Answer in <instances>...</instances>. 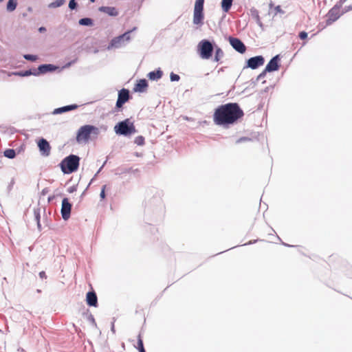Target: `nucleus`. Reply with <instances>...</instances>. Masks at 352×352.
Masks as SVG:
<instances>
[{
    "label": "nucleus",
    "mask_w": 352,
    "mask_h": 352,
    "mask_svg": "<svg viewBox=\"0 0 352 352\" xmlns=\"http://www.w3.org/2000/svg\"><path fill=\"white\" fill-rule=\"evenodd\" d=\"M137 349L139 350L140 352H146L144 348L143 341L140 333L138 336Z\"/></svg>",
    "instance_id": "nucleus-25"
},
{
    "label": "nucleus",
    "mask_w": 352,
    "mask_h": 352,
    "mask_svg": "<svg viewBox=\"0 0 352 352\" xmlns=\"http://www.w3.org/2000/svg\"><path fill=\"white\" fill-rule=\"evenodd\" d=\"M39 30H40V31H43V30H45V28H41Z\"/></svg>",
    "instance_id": "nucleus-39"
},
{
    "label": "nucleus",
    "mask_w": 352,
    "mask_h": 352,
    "mask_svg": "<svg viewBox=\"0 0 352 352\" xmlns=\"http://www.w3.org/2000/svg\"><path fill=\"white\" fill-rule=\"evenodd\" d=\"M279 56L276 55L274 57H273L270 61L268 63V64L266 65L265 71L267 72H274L276 71L279 68L278 65V61H279Z\"/></svg>",
    "instance_id": "nucleus-14"
},
{
    "label": "nucleus",
    "mask_w": 352,
    "mask_h": 352,
    "mask_svg": "<svg viewBox=\"0 0 352 352\" xmlns=\"http://www.w3.org/2000/svg\"><path fill=\"white\" fill-rule=\"evenodd\" d=\"M80 158L74 155H71L65 158L60 163L62 171L65 174H69L75 172L79 166Z\"/></svg>",
    "instance_id": "nucleus-3"
},
{
    "label": "nucleus",
    "mask_w": 352,
    "mask_h": 352,
    "mask_svg": "<svg viewBox=\"0 0 352 352\" xmlns=\"http://www.w3.org/2000/svg\"><path fill=\"white\" fill-rule=\"evenodd\" d=\"M77 108H78L77 104L67 105V106H65V107L57 108V109H54V114L63 113L66 111L76 109Z\"/></svg>",
    "instance_id": "nucleus-18"
},
{
    "label": "nucleus",
    "mask_w": 352,
    "mask_h": 352,
    "mask_svg": "<svg viewBox=\"0 0 352 352\" xmlns=\"http://www.w3.org/2000/svg\"><path fill=\"white\" fill-rule=\"evenodd\" d=\"M55 69L52 65H42L38 67V70L41 73H45L49 71H53Z\"/></svg>",
    "instance_id": "nucleus-22"
},
{
    "label": "nucleus",
    "mask_w": 352,
    "mask_h": 352,
    "mask_svg": "<svg viewBox=\"0 0 352 352\" xmlns=\"http://www.w3.org/2000/svg\"><path fill=\"white\" fill-rule=\"evenodd\" d=\"M99 10L112 16H116L118 14V12L114 7L102 6L99 8Z\"/></svg>",
    "instance_id": "nucleus-17"
},
{
    "label": "nucleus",
    "mask_w": 352,
    "mask_h": 352,
    "mask_svg": "<svg viewBox=\"0 0 352 352\" xmlns=\"http://www.w3.org/2000/svg\"><path fill=\"white\" fill-rule=\"evenodd\" d=\"M148 87V82L145 79L139 80L135 84L133 90L135 92H144Z\"/></svg>",
    "instance_id": "nucleus-16"
},
{
    "label": "nucleus",
    "mask_w": 352,
    "mask_h": 352,
    "mask_svg": "<svg viewBox=\"0 0 352 352\" xmlns=\"http://www.w3.org/2000/svg\"><path fill=\"white\" fill-rule=\"evenodd\" d=\"M214 46L206 39L201 40L197 45V52L203 59H210L212 57Z\"/></svg>",
    "instance_id": "nucleus-4"
},
{
    "label": "nucleus",
    "mask_w": 352,
    "mask_h": 352,
    "mask_svg": "<svg viewBox=\"0 0 352 352\" xmlns=\"http://www.w3.org/2000/svg\"><path fill=\"white\" fill-rule=\"evenodd\" d=\"M170 78L171 81H178L179 80L180 77L179 75H177L176 74L171 73L170 76Z\"/></svg>",
    "instance_id": "nucleus-30"
},
{
    "label": "nucleus",
    "mask_w": 352,
    "mask_h": 352,
    "mask_svg": "<svg viewBox=\"0 0 352 352\" xmlns=\"http://www.w3.org/2000/svg\"><path fill=\"white\" fill-rule=\"evenodd\" d=\"M344 13V12H341L340 7L338 6H333L327 14V21L326 25H330L333 22L337 21L341 15Z\"/></svg>",
    "instance_id": "nucleus-8"
},
{
    "label": "nucleus",
    "mask_w": 352,
    "mask_h": 352,
    "mask_svg": "<svg viewBox=\"0 0 352 352\" xmlns=\"http://www.w3.org/2000/svg\"><path fill=\"white\" fill-rule=\"evenodd\" d=\"M99 129L95 126L86 124L79 128L76 134V142L79 144H86L91 138H97L99 135Z\"/></svg>",
    "instance_id": "nucleus-2"
},
{
    "label": "nucleus",
    "mask_w": 352,
    "mask_h": 352,
    "mask_svg": "<svg viewBox=\"0 0 352 352\" xmlns=\"http://www.w3.org/2000/svg\"><path fill=\"white\" fill-rule=\"evenodd\" d=\"M244 116L243 110L236 102H230L218 107L213 114V122L219 126H228L236 123Z\"/></svg>",
    "instance_id": "nucleus-1"
},
{
    "label": "nucleus",
    "mask_w": 352,
    "mask_h": 352,
    "mask_svg": "<svg viewBox=\"0 0 352 352\" xmlns=\"http://www.w3.org/2000/svg\"><path fill=\"white\" fill-rule=\"evenodd\" d=\"M299 37L300 39H306L307 38V33L306 32H300L299 34Z\"/></svg>",
    "instance_id": "nucleus-34"
},
{
    "label": "nucleus",
    "mask_w": 352,
    "mask_h": 352,
    "mask_svg": "<svg viewBox=\"0 0 352 352\" xmlns=\"http://www.w3.org/2000/svg\"><path fill=\"white\" fill-rule=\"evenodd\" d=\"M78 23L81 25H92L93 21L89 18H83L80 19Z\"/></svg>",
    "instance_id": "nucleus-26"
},
{
    "label": "nucleus",
    "mask_w": 352,
    "mask_h": 352,
    "mask_svg": "<svg viewBox=\"0 0 352 352\" xmlns=\"http://www.w3.org/2000/svg\"><path fill=\"white\" fill-rule=\"evenodd\" d=\"M30 74H32V72L30 71H26V72H25L24 74H21V75L25 76H28V75H30Z\"/></svg>",
    "instance_id": "nucleus-36"
},
{
    "label": "nucleus",
    "mask_w": 352,
    "mask_h": 352,
    "mask_svg": "<svg viewBox=\"0 0 352 352\" xmlns=\"http://www.w3.org/2000/svg\"><path fill=\"white\" fill-rule=\"evenodd\" d=\"M38 146L43 155L48 156L50 155L51 146L46 140L43 138L39 140L38 142Z\"/></svg>",
    "instance_id": "nucleus-12"
},
{
    "label": "nucleus",
    "mask_w": 352,
    "mask_h": 352,
    "mask_svg": "<svg viewBox=\"0 0 352 352\" xmlns=\"http://www.w3.org/2000/svg\"><path fill=\"white\" fill-rule=\"evenodd\" d=\"M230 43L232 47L241 54H243L246 50V47L243 43L237 38L230 37L229 39Z\"/></svg>",
    "instance_id": "nucleus-11"
},
{
    "label": "nucleus",
    "mask_w": 352,
    "mask_h": 352,
    "mask_svg": "<svg viewBox=\"0 0 352 352\" xmlns=\"http://www.w3.org/2000/svg\"><path fill=\"white\" fill-rule=\"evenodd\" d=\"M129 91L128 89H122L118 93V98L116 102V107L120 108L129 100Z\"/></svg>",
    "instance_id": "nucleus-10"
},
{
    "label": "nucleus",
    "mask_w": 352,
    "mask_h": 352,
    "mask_svg": "<svg viewBox=\"0 0 352 352\" xmlns=\"http://www.w3.org/2000/svg\"><path fill=\"white\" fill-rule=\"evenodd\" d=\"M24 58L26 60H31V61H35L37 59L36 56L32 55V54H25V55H24Z\"/></svg>",
    "instance_id": "nucleus-29"
},
{
    "label": "nucleus",
    "mask_w": 352,
    "mask_h": 352,
    "mask_svg": "<svg viewBox=\"0 0 352 352\" xmlns=\"http://www.w3.org/2000/svg\"><path fill=\"white\" fill-rule=\"evenodd\" d=\"M117 134L129 135L136 132L135 127L129 119L118 122L114 127Z\"/></svg>",
    "instance_id": "nucleus-5"
},
{
    "label": "nucleus",
    "mask_w": 352,
    "mask_h": 352,
    "mask_svg": "<svg viewBox=\"0 0 352 352\" xmlns=\"http://www.w3.org/2000/svg\"><path fill=\"white\" fill-rule=\"evenodd\" d=\"M86 301L87 305L92 307H97L98 298L94 292H89L86 296Z\"/></svg>",
    "instance_id": "nucleus-15"
},
{
    "label": "nucleus",
    "mask_w": 352,
    "mask_h": 352,
    "mask_svg": "<svg viewBox=\"0 0 352 352\" xmlns=\"http://www.w3.org/2000/svg\"><path fill=\"white\" fill-rule=\"evenodd\" d=\"M264 63V58L261 56L250 58L248 60V66L252 69H256Z\"/></svg>",
    "instance_id": "nucleus-13"
},
{
    "label": "nucleus",
    "mask_w": 352,
    "mask_h": 352,
    "mask_svg": "<svg viewBox=\"0 0 352 352\" xmlns=\"http://www.w3.org/2000/svg\"><path fill=\"white\" fill-rule=\"evenodd\" d=\"M90 1H91V2H94V1H95V0H90Z\"/></svg>",
    "instance_id": "nucleus-40"
},
{
    "label": "nucleus",
    "mask_w": 352,
    "mask_h": 352,
    "mask_svg": "<svg viewBox=\"0 0 352 352\" xmlns=\"http://www.w3.org/2000/svg\"><path fill=\"white\" fill-rule=\"evenodd\" d=\"M162 76V72L161 70H156L151 72L148 74V77L151 80H156L161 78Z\"/></svg>",
    "instance_id": "nucleus-20"
},
{
    "label": "nucleus",
    "mask_w": 352,
    "mask_h": 352,
    "mask_svg": "<svg viewBox=\"0 0 352 352\" xmlns=\"http://www.w3.org/2000/svg\"><path fill=\"white\" fill-rule=\"evenodd\" d=\"M335 258V256H334L333 255H331V256H329V261H328V262H329V263H332V262L333 261V258Z\"/></svg>",
    "instance_id": "nucleus-37"
},
{
    "label": "nucleus",
    "mask_w": 352,
    "mask_h": 352,
    "mask_svg": "<svg viewBox=\"0 0 352 352\" xmlns=\"http://www.w3.org/2000/svg\"><path fill=\"white\" fill-rule=\"evenodd\" d=\"M274 14H276L278 13H283V11L280 6H277L274 8Z\"/></svg>",
    "instance_id": "nucleus-33"
},
{
    "label": "nucleus",
    "mask_w": 352,
    "mask_h": 352,
    "mask_svg": "<svg viewBox=\"0 0 352 352\" xmlns=\"http://www.w3.org/2000/svg\"><path fill=\"white\" fill-rule=\"evenodd\" d=\"M204 0H196L194 13H193V23L195 25H202L204 20Z\"/></svg>",
    "instance_id": "nucleus-6"
},
{
    "label": "nucleus",
    "mask_w": 352,
    "mask_h": 352,
    "mask_svg": "<svg viewBox=\"0 0 352 352\" xmlns=\"http://www.w3.org/2000/svg\"><path fill=\"white\" fill-rule=\"evenodd\" d=\"M135 143L138 145H143L144 144V138L142 135L138 136L135 139Z\"/></svg>",
    "instance_id": "nucleus-28"
},
{
    "label": "nucleus",
    "mask_w": 352,
    "mask_h": 352,
    "mask_svg": "<svg viewBox=\"0 0 352 352\" xmlns=\"http://www.w3.org/2000/svg\"><path fill=\"white\" fill-rule=\"evenodd\" d=\"M4 156L9 158V159H13L16 156V153L14 149L8 148L6 149L4 153Z\"/></svg>",
    "instance_id": "nucleus-24"
},
{
    "label": "nucleus",
    "mask_w": 352,
    "mask_h": 352,
    "mask_svg": "<svg viewBox=\"0 0 352 352\" xmlns=\"http://www.w3.org/2000/svg\"><path fill=\"white\" fill-rule=\"evenodd\" d=\"M133 30L127 31L125 33H124L123 34L113 38L111 41L107 49L110 50L112 48L121 47L122 45H124V42H129L130 41V39H131L130 33Z\"/></svg>",
    "instance_id": "nucleus-7"
},
{
    "label": "nucleus",
    "mask_w": 352,
    "mask_h": 352,
    "mask_svg": "<svg viewBox=\"0 0 352 352\" xmlns=\"http://www.w3.org/2000/svg\"><path fill=\"white\" fill-rule=\"evenodd\" d=\"M214 61L219 62L223 57L224 53H223V50L217 45L214 46Z\"/></svg>",
    "instance_id": "nucleus-19"
},
{
    "label": "nucleus",
    "mask_w": 352,
    "mask_h": 352,
    "mask_svg": "<svg viewBox=\"0 0 352 352\" xmlns=\"http://www.w3.org/2000/svg\"><path fill=\"white\" fill-rule=\"evenodd\" d=\"M39 276L41 278H47V275L44 271H42L39 273Z\"/></svg>",
    "instance_id": "nucleus-35"
},
{
    "label": "nucleus",
    "mask_w": 352,
    "mask_h": 352,
    "mask_svg": "<svg viewBox=\"0 0 352 352\" xmlns=\"http://www.w3.org/2000/svg\"><path fill=\"white\" fill-rule=\"evenodd\" d=\"M106 188H107V185H104L102 188V190H101V192H100V196L101 197L102 199H104L105 198V190H106Z\"/></svg>",
    "instance_id": "nucleus-32"
},
{
    "label": "nucleus",
    "mask_w": 352,
    "mask_h": 352,
    "mask_svg": "<svg viewBox=\"0 0 352 352\" xmlns=\"http://www.w3.org/2000/svg\"><path fill=\"white\" fill-rule=\"evenodd\" d=\"M77 3L75 0H70L69 3V8L72 10L75 9L76 8Z\"/></svg>",
    "instance_id": "nucleus-31"
},
{
    "label": "nucleus",
    "mask_w": 352,
    "mask_h": 352,
    "mask_svg": "<svg viewBox=\"0 0 352 352\" xmlns=\"http://www.w3.org/2000/svg\"><path fill=\"white\" fill-rule=\"evenodd\" d=\"M72 210V204L69 202L67 198H64L62 201L61 214L65 220H67L70 217Z\"/></svg>",
    "instance_id": "nucleus-9"
},
{
    "label": "nucleus",
    "mask_w": 352,
    "mask_h": 352,
    "mask_svg": "<svg viewBox=\"0 0 352 352\" xmlns=\"http://www.w3.org/2000/svg\"><path fill=\"white\" fill-rule=\"evenodd\" d=\"M65 0H56L54 2H52L50 4V7L52 8H57L61 6L64 4Z\"/></svg>",
    "instance_id": "nucleus-27"
},
{
    "label": "nucleus",
    "mask_w": 352,
    "mask_h": 352,
    "mask_svg": "<svg viewBox=\"0 0 352 352\" xmlns=\"http://www.w3.org/2000/svg\"><path fill=\"white\" fill-rule=\"evenodd\" d=\"M256 17L257 19L258 22L260 23V18H259L258 13H256Z\"/></svg>",
    "instance_id": "nucleus-38"
},
{
    "label": "nucleus",
    "mask_w": 352,
    "mask_h": 352,
    "mask_svg": "<svg viewBox=\"0 0 352 352\" xmlns=\"http://www.w3.org/2000/svg\"><path fill=\"white\" fill-rule=\"evenodd\" d=\"M3 0H0V2H2Z\"/></svg>",
    "instance_id": "nucleus-41"
},
{
    "label": "nucleus",
    "mask_w": 352,
    "mask_h": 352,
    "mask_svg": "<svg viewBox=\"0 0 352 352\" xmlns=\"http://www.w3.org/2000/svg\"><path fill=\"white\" fill-rule=\"evenodd\" d=\"M17 6L16 0H9L7 3V10L9 12L14 11Z\"/></svg>",
    "instance_id": "nucleus-23"
},
{
    "label": "nucleus",
    "mask_w": 352,
    "mask_h": 352,
    "mask_svg": "<svg viewBox=\"0 0 352 352\" xmlns=\"http://www.w3.org/2000/svg\"><path fill=\"white\" fill-rule=\"evenodd\" d=\"M232 1L233 0H222L221 8L224 12H228L230 10Z\"/></svg>",
    "instance_id": "nucleus-21"
}]
</instances>
